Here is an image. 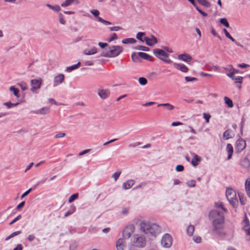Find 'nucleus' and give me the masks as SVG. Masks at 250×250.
Instances as JSON below:
<instances>
[{"instance_id":"680f3d73","label":"nucleus","mask_w":250,"mask_h":250,"mask_svg":"<svg viewBox=\"0 0 250 250\" xmlns=\"http://www.w3.org/2000/svg\"><path fill=\"white\" fill-rule=\"evenodd\" d=\"M225 70L229 72V73L231 72L232 71H234L233 67L231 65H228L226 67L224 68Z\"/></svg>"},{"instance_id":"de8ad7c7","label":"nucleus","mask_w":250,"mask_h":250,"mask_svg":"<svg viewBox=\"0 0 250 250\" xmlns=\"http://www.w3.org/2000/svg\"><path fill=\"white\" fill-rule=\"evenodd\" d=\"M140 56L138 53H133L132 54L131 58L133 62H137L139 60Z\"/></svg>"},{"instance_id":"1a4fd4ad","label":"nucleus","mask_w":250,"mask_h":250,"mask_svg":"<svg viewBox=\"0 0 250 250\" xmlns=\"http://www.w3.org/2000/svg\"><path fill=\"white\" fill-rule=\"evenodd\" d=\"M90 12L91 14H92L94 16V17L95 18H97V20L98 21L102 23L104 25H108L112 24L111 22H110L108 21H105L104 19H103V18L99 17V16L100 15V12L99 11V10H98L97 9L91 10L90 11Z\"/></svg>"},{"instance_id":"e2e57ef3","label":"nucleus","mask_w":250,"mask_h":250,"mask_svg":"<svg viewBox=\"0 0 250 250\" xmlns=\"http://www.w3.org/2000/svg\"><path fill=\"white\" fill-rule=\"evenodd\" d=\"M211 32L214 36L217 37L220 40L221 39V37L215 32L213 28H211Z\"/></svg>"},{"instance_id":"423d86ee","label":"nucleus","mask_w":250,"mask_h":250,"mask_svg":"<svg viewBox=\"0 0 250 250\" xmlns=\"http://www.w3.org/2000/svg\"><path fill=\"white\" fill-rule=\"evenodd\" d=\"M135 230V227L134 225L129 224L126 226L122 232V237L125 239L130 238Z\"/></svg>"},{"instance_id":"0e129e2a","label":"nucleus","mask_w":250,"mask_h":250,"mask_svg":"<svg viewBox=\"0 0 250 250\" xmlns=\"http://www.w3.org/2000/svg\"><path fill=\"white\" fill-rule=\"evenodd\" d=\"M184 168V167L182 165H177L176 167V170L178 172L182 171Z\"/></svg>"},{"instance_id":"6e6d98bb","label":"nucleus","mask_w":250,"mask_h":250,"mask_svg":"<svg viewBox=\"0 0 250 250\" xmlns=\"http://www.w3.org/2000/svg\"><path fill=\"white\" fill-rule=\"evenodd\" d=\"M21 215H18L16 217H15L10 223H9V225H13L14 223H15V222H16L17 221L19 220L20 219H21Z\"/></svg>"},{"instance_id":"a211bd4d","label":"nucleus","mask_w":250,"mask_h":250,"mask_svg":"<svg viewBox=\"0 0 250 250\" xmlns=\"http://www.w3.org/2000/svg\"><path fill=\"white\" fill-rule=\"evenodd\" d=\"M191 155L192 156L191 163L193 166L196 167L198 165L199 162L201 161L202 159L200 156L194 153H191Z\"/></svg>"},{"instance_id":"4be33fe9","label":"nucleus","mask_w":250,"mask_h":250,"mask_svg":"<svg viewBox=\"0 0 250 250\" xmlns=\"http://www.w3.org/2000/svg\"><path fill=\"white\" fill-rule=\"evenodd\" d=\"M79 3L80 1L79 0H65L64 2L62 3L61 6L65 7L68 6L72 4H78Z\"/></svg>"},{"instance_id":"bf43d9fd","label":"nucleus","mask_w":250,"mask_h":250,"mask_svg":"<svg viewBox=\"0 0 250 250\" xmlns=\"http://www.w3.org/2000/svg\"><path fill=\"white\" fill-rule=\"evenodd\" d=\"M59 21L62 24H65V21L64 20L63 15L61 13L59 14Z\"/></svg>"},{"instance_id":"49530a36","label":"nucleus","mask_w":250,"mask_h":250,"mask_svg":"<svg viewBox=\"0 0 250 250\" xmlns=\"http://www.w3.org/2000/svg\"><path fill=\"white\" fill-rule=\"evenodd\" d=\"M147 81L144 77H140L139 78V83L142 85H145L147 83Z\"/></svg>"},{"instance_id":"3c124183","label":"nucleus","mask_w":250,"mask_h":250,"mask_svg":"<svg viewBox=\"0 0 250 250\" xmlns=\"http://www.w3.org/2000/svg\"><path fill=\"white\" fill-rule=\"evenodd\" d=\"M136 49L144 51H148L149 50V48L142 45L138 46L136 47Z\"/></svg>"},{"instance_id":"9b49d317","label":"nucleus","mask_w":250,"mask_h":250,"mask_svg":"<svg viewBox=\"0 0 250 250\" xmlns=\"http://www.w3.org/2000/svg\"><path fill=\"white\" fill-rule=\"evenodd\" d=\"M246 146L245 141L242 138H239L235 143V149L237 151L241 152L244 150Z\"/></svg>"},{"instance_id":"f257e3e1","label":"nucleus","mask_w":250,"mask_h":250,"mask_svg":"<svg viewBox=\"0 0 250 250\" xmlns=\"http://www.w3.org/2000/svg\"><path fill=\"white\" fill-rule=\"evenodd\" d=\"M209 219L213 226V231L217 234H220V230L223 229L224 223L223 215L217 210H212L209 214Z\"/></svg>"},{"instance_id":"ddd939ff","label":"nucleus","mask_w":250,"mask_h":250,"mask_svg":"<svg viewBox=\"0 0 250 250\" xmlns=\"http://www.w3.org/2000/svg\"><path fill=\"white\" fill-rule=\"evenodd\" d=\"M144 41L146 44L149 46H153L158 42L156 38L153 35L151 36L150 37H145Z\"/></svg>"},{"instance_id":"c756f323","label":"nucleus","mask_w":250,"mask_h":250,"mask_svg":"<svg viewBox=\"0 0 250 250\" xmlns=\"http://www.w3.org/2000/svg\"><path fill=\"white\" fill-rule=\"evenodd\" d=\"M245 190L247 195L250 197V179H247L245 182Z\"/></svg>"},{"instance_id":"9d476101","label":"nucleus","mask_w":250,"mask_h":250,"mask_svg":"<svg viewBox=\"0 0 250 250\" xmlns=\"http://www.w3.org/2000/svg\"><path fill=\"white\" fill-rule=\"evenodd\" d=\"M153 52L154 55L161 60L169 56L168 54L166 53L164 50L160 49H155L153 50Z\"/></svg>"},{"instance_id":"7c9ffc66","label":"nucleus","mask_w":250,"mask_h":250,"mask_svg":"<svg viewBox=\"0 0 250 250\" xmlns=\"http://www.w3.org/2000/svg\"><path fill=\"white\" fill-rule=\"evenodd\" d=\"M76 211V207L74 205H72L70 206L69 209L65 212L64 214V217H66L69 215L72 214Z\"/></svg>"},{"instance_id":"72a5a7b5","label":"nucleus","mask_w":250,"mask_h":250,"mask_svg":"<svg viewBox=\"0 0 250 250\" xmlns=\"http://www.w3.org/2000/svg\"><path fill=\"white\" fill-rule=\"evenodd\" d=\"M223 31L226 35V36L229 38V39H230L231 41H232L233 42H234L235 43V44L237 45H239V43H238L231 36V35L229 34V33L228 32V31H227V30L226 29H223Z\"/></svg>"},{"instance_id":"20e7f679","label":"nucleus","mask_w":250,"mask_h":250,"mask_svg":"<svg viewBox=\"0 0 250 250\" xmlns=\"http://www.w3.org/2000/svg\"><path fill=\"white\" fill-rule=\"evenodd\" d=\"M132 243L136 247L144 248L146 245V239L143 234H135L132 237Z\"/></svg>"},{"instance_id":"13d9d810","label":"nucleus","mask_w":250,"mask_h":250,"mask_svg":"<svg viewBox=\"0 0 250 250\" xmlns=\"http://www.w3.org/2000/svg\"><path fill=\"white\" fill-rule=\"evenodd\" d=\"M201 238L198 236H195L193 237V240L196 243H200L201 242Z\"/></svg>"},{"instance_id":"37998d69","label":"nucleus","mask_w":250,"mask_h":250,"mask_svg":"<svg viewBox=\"0 0 250 250\" xmlns=\"http://www.w3.org/2000/svg\"><path fill=\"white\" fill-rule=\"evenodd\" d=\"M145 32H138L136 35V38L140 41L141 42H144V39L143 40L142 37L145 35Z\"/></svg>"},{"instance_id":"79ce46f5","label":"nucleus","mask_w":250,"mask_h":250,"mask_svg":"<svg viewBox=\"0 0 250 250\" xmlns=\"http://www.w3.org/2000/svg\"><path fill=\"white\" fill-rule=\"evenodd\" d=\"M79 194L78 193H75L71 195L68 199V202L72 203L75 200H76L78 198Z\"/></svg>"},{"instance_id":"aec40b11","label":"nucleus","mask_w":250,"mask_h":250,"mask_svg":"<svg viewBox=\"0 0 250 250\" xmlns=\"http://www.w3.org/2000/svg\"><path fill=\"white\" fill-rule=\"evenodd\" d=\"M173 65L177 69L184 73H187L188 71V68L184 64L174 62Z\"/></svg>"},{"instance_id":"052dcab7","label":"nucleus","mask_w":250,"mask_h":250,"mask_svg":"<svg viewBox=\"0 0 250 250\" xmlns=\"http://www.w3.org/2000/svg\"><path fill=\"white\" fill-rule=\"evenodd\" d=\"M117 39H118V37H117V34L116 33H113L111 37L109 39L108 42H110L115 40H117Z\"/></svg>"},{"instance_id":"a19ab883","label":"nucleus","mask_w":250,"mask_h":250,"mask_svg":"<svg viewBox=\"0 0 250 250\" xmlns=\"http://www.w3.org/2000/svg\"><path fill=\"white\" fill-rule=\"evenodd\" d=\"M17 85L21 87V89L22 91H25L27 89V84L25 82H22L21 83H17Z\"/></svg>"},{"instance_id":"338daca9","label":"nucleus","mask_w":250,"mask_h":250,"mask_svg":"<svg viewBox=\"0 0 250 250\" xmlns=\"http://www.w3.org/2000/svg\"><path fill=\"white\" fill-rule=\"evenodd\" d=\"M242 77L241 76H238L234 78L233 80H234L236 83H241L242 81Z\"/></svg>"},{"instance_id":"e433bc0d","label":"nucleus","mask_w":250,"mask_h":250,"mask_svg":"<svg viewBox=\"0 0 250 250\" xmlns=\"http://www.w3.org/2000/svg\"><path fill=\"white\" fill-rule=\"evenodd\" d=\"M46 6L55 11L58 12L61 10V8L58 5L53 6L50 4H46Z\"/></svg>"},{"instance_id":"b1692460","label":"nucleus","mask_w":250,"mask_h":250,"mask_svg":"<svg viewBox=\"0 0 250 250\" xmlns=\"http://www.w3.org/2000/svg\"><path fill=\"white\" fill-rule=\"evenodd\" d=\"M234 135V134L233 132L230 129L227 130L223 133V137L226 140H228L229 138H232Z\"/></svg>"},{"instance_id":"5701e85b","label":"nucleus","mask_w":250,"mask_h":250,"mask_svg":"<svg viewBox=\"0 0 250 250\" xmlns=\"http://www.w3.org/2000/svg\"><path fill=\"white\" fill-rule=\"evenodd\" d=\"M50 111V109L48 107H43L42 108L36 111L35 113L37 114L46 115Z\"/></svg>"},{"instance_id":"cd10ccee","label":"nucleus","mask_w":250,"mask_h":250,"mask_svg":"<svg viewBox=\"0 0 250 250\" xmlns=\"http://www.w3.org/2000/svg\"><path fill=\"white\" fill-rule=\"evenodd\" d=\"M195 228L193 225H189L188 226L187 228V234L189 236H191L193 235V233L194 232Z\"/></svg>"},{"instance_id":"5fc2aeb1","label":"nucleus","mask_w":250,"mask_h":250,"mask_svg":"<svg viewBox=\"0 0 250 250\" xmlns=\"http://www.w3.org/2000/svg\"><path fill=\"white\" fill-rule=\"evenodd\" d=\"M109 30L111 31H117L122 29V28L119 26H113L109 27Z\"/></svg>"},{"instance_id":"ea45409f","label":"nucleus","mask_w":250,"mask_h":250,"mask_svg":"<svg viewBox=\"0 0 250 250\" xmlns=\"http://www.w3.org/2000/svg\"><path fill=\"white\" fill-rule=\"evenodd\" d=\"M215 207L217 208H221L224 212H226L227 211V209L224 207L223 203L221 202H218L215 203Z\"/></svg>"},{"instance_id":"58836bf2","label":"nucleus","mask_w":250,"mask_h":250,"mask_svg":"<svg viewBox=\"0 0 250 250\" xmlns=\"http://www.w3.org/2000/svg\"><path fill=\"white\" fill-rule=\"evenodd\" d=\"M139 55L140 56V57L146 60H149L151 58L150 55L144 52H139Z\"/></svg>"},{"instance_id":"4468645a","label":"nucleus","mask_w":250,"mask_h":250,"mask_svg":"<svg viewBox=\"0 0 250 250\" xmlns=\"http://www.w3.org/2000/svg\"><path fill=\"white\" fill-rule=\"evenodd\" d=\"M239 164L242 168L246 170H248L250 167V161L247 157L242 159L240 161Z\"/></svg>"},{"instance_id":"864d4df0","label":"nucleus","mask_w":250,"mask_h":250,"mask_svg":"<svg viewBox=\"0 0 250 250\" xmlns=\"http://www.w3.org/2000/svg\"><path fill=\"white\" fill-rule=\"evenodd\" d=\"M185 80L187 82H191L196 81L197 79L194 77H190L187 76L185 77Z\"/></svg>"},{"instance_id":"4d7b16f0","label":"nucleus","mask_w":250,"mask_h":250,"mask_svg":"<svg viewBox=\"0 0 250 250\" xmlns=\"http://www.w3.org/2000/svg\"><path fill=\"white\" fill-rule=\"evenodd\" d=\"M211 116L209 114L206 113H203V118L206 120L207 123H208Z\"/></svg>"},{"instance_id":"6e6552de","label":"nucleus","mask_w":250,"mask_h":250,"mask_svg":"<svg viewBox=\"0 0 250 250\" xmlns=\"http://www.w3.org/2000/svg\"><path fill=\"white\" fill-rule=\"evenodd\" d=\"M172 244V238L171 235L168 233L165 234L161 239V245L166 248H170Z\"/></svg>"},{"instance_id":"c03bdc74","label":"nucleus","mask_w":250,"mask_h":250,"mask_svg":"<svg viewBox=\"0 0 250 250\" xmlns=\"http://www.w3.org/2000/svg\"><path fill=\"white\" fill-rule=\"evenodd\" d=\"M198 2L201 5L207 7L210 6V3L207 0H197Z\"/></svg>"},{"instance_id":"603ef678","label":"nucleus","mask_w":250,"mask_h":250,"mask_svg":"<svg viewBox=\"0 0 250 250\" xmlns=\"http://www.w3.org/2000/svg\"><path fill=\"white\" fill-rule=\"evenodd\" d=\"M187 185L189 187H194L195 186L196 182L195 180H190L187 182Z\"/></svg>"},{"instance_id":"2eb2a0df","label":"nucleus","mask_w":250,"mask_h":250,"mask_svg":"<svg viewBox=\"0 0 250 250\" xmlns=\"http://www.w3.org/2000/svg\"><path fill=\"white\" fill-rule=\"evenodd\" d=\"M64 80V75L62 74H59L56 76L53 80V86H56L62 83Z\"/></svg>"},{"instance_id":"f8f14e48","label":"nucleus","mask_w":250,"mask_h":250,"mask_svg":"<svg viewBox=\"0 0 250 250\" xmlns=\"http://www.w3.org/2000/svg\"><path fill=\"white\" fill-rule=\"evenodd\" d=\"M250 222L248 219L245 217L242 222V227L243 230L245 231L246 235L249 237L250 239Z\"/></svg>"},{"instance_id":"c9c22d12","label":"nucleus","mask_w":250,"mask_h":250,"mask_svg":"<svg viewBox=\"0 0 250 250\" xmlns=\"http://www.w3.org/2000/svg\"><path fill=\"white\" fill-rule=\"evenodd\" d=\"M225 103L229 108H232L233 106V104L232 100L228 97H224Z\"/></svg>"},{"instance_id":"2f4dec72","label":"nucleus","mask_w":250,"mask_h":250,"mask_svg":"<svg viewBox=\"0 0 250 250\" xmlns=\"http://www.w3.org/2000/svg\"><path fill=\"white\" fill-rule=\"evenodd\" d=\"M80 64H81L80 62H78L76 64H74L70 66L67 67L66 69V70L67 72H70L72 71V70H74L75 69L78 68L80 67Z\"/></svg>"},{"instance_id":"7ed1b4c3","label":"nucleus","mask_w":250,"mask_h":250,"mask_svg":"<svg viewBox=\"0 0 250 250\" xmlns=\"http://www.w3.org/2000/svg\"><path fill=\"white\" fill-rule=\"evenodd\" d=\"M123 47L118 45H112L103 56L105 57L114 58L119 55L123 51Z\"/></svg>"},{"instance_id":"bb28decb","label":"nucleus","mask_w":250,"mask_h":250,"mask_svg":"<svg viewBox=\"0 0 250 250\" xmlns=\"http://www.w3.org/2000/svg\"><path fill=\"white\" fill-rule=\"evenodd\" d=\"M158 106H164L168 111L173 110L175 108V106L169 103L159 104Z\"/></svg>"},{"instance_id":"c85d7f7f","label":"nucleus","mask_w":250,"mask_h":250,"mask_svg":"<svg viewBox=\"0 0 250 250\" xmlns=\"http://www.w3.org/2000/svg\"><path fill=\"white\" fill-rule=\"evenodd\" d=\"M10 91L12 92L13 94L18 98H20L19 89L16 88L14 86H11L9 88Z\"/></svg>"},{"instance_id":"473e14b6","label":"nucleus","mask_w":250,"mask_h":250,"mask_svg":"<svg viewBox=\"0 0 250 250\" xmlns=\"http://www.w3.org/2000/svg\"><path fill=\"white\" fill-rule=\"evenodd\" d=\"M122 42L124 44H134L136 41L133 38H127L122 40Z\"/></svg>"},{"instance_id":"a878e982","label":"nucleus","mask_w":250,"mask_h":250,"mask_svg":"<svg viewBox=\"0 0 250 250\" xmlns=\"http://www.w3.org/2000/svg\"><path fill=\"white\" fill-rule=\"evenodd\" d=\"M226 151L228 153V159L229 160L231 158L233 152L232 146L230 144H227L226 146Z\"/></svg>"},{"instance_id":"a18cd8bd","label":"nucleus","mask_w":250,"mask_h":250,"mask_svg":"<svg viewBox=\"0 0 250 250\" xmlns=\"http://www.w3.org/2000/svg\"><path fill=\"white\" fill-rule=\"evenodd\" d=\"M121 174V172L120 171H117L112 175L111 177L114 179L115 181H116L120 177Z\"/></svg>"},{"instance_id":"69168bd1","label":"nucleus","mask_w":250,"mask_h":250,"mask_svg":"<svg viewBox=\"0 0 250 250\" xmlns=\"http://www.w3.org/2000/svg\"><path fill=\"white\" fill-rule=\"evenodd\" d=\"M196 10L203 16L207 17L208 16V14L205 12H203L201 9H200L198 7H196Z\"/></svg>"},{"instance_id":"393cba45","label":"nucleus","mask_w":250,"mask_h":250,"mask_svg":"<svg viewBox=\"0 0 250 250\" xmlns=\"http://www.w3.org/2000/svg\"><path fill=\"white\" fill-rule=\"evenodd\" d=\"M97 52V48L95 47H93L90 49H85L83 50V53L86 55H91L96 54Z\"/></svg>"},{"instance_id":"4c0bfd02","label":"nucleus","mask_w":250,"mask_h":250,"mask_svg":"<svg viewBox=\"0 0 250 250\" xmlns=\"http://www.w3.org/2000/svg\"><path fill=\"white\" fill-rule=\"evenodd\" d=\"M18 103H12L11 102H5L3 104V105L6 106L8 108H11L16 106Z\"/></svg>"},{"instance_id":"774afa93","label":"nucleus","mask_w":250,"mask_h":250,"mask_svg":"<svg viewBox=\"0 0 250 250\" xmlns=\"http://www.w3.org/2000/svg\"><path fill=\"white\" fill-rule=\"evenodd\" d=\"M23 247L21 244H18L13 250H22Z\"/></svg>"},{"instance_id":"09e8293b","label":"nucleus","mask_w":250,"mask_h":250,"mask_svg":"<svg viewBox=\"0 0 250 250\" xmlns=\"http://www.w3.org/2000/svg\"><path fill=\"white\" fill-rule=\"evenodd\" d=\"M220 22L222 24H224L226 27H229V23L228 22L227 20L225 18H222L220 20Z\"/></svg>"},{"instance_id":"0eeeda50","label":"nucleus","mask_w":250,"mask_h":250,"mask_svg":"<svg viewBox=\"0 0 250 250\" xmlns=\"http://www.w3.org/2000/svg\"><path fill=\"white\" fill-rule=\"evenodd\" d=\"M42 83V80L41 78L31 80L30 81V91L33 93H36L38 90L40 89Z\"/></svg>"},{"instance_id":"39448f33","label":"nucleus","mask_w":250,"mask_h":250,"mask_svg":"<svg viewBox=\"0 0 250 250\" xmlns=\"http://www.w3.org/2000/svg\"><path fill=\"white\" fill-rule=\"evenodd\" d=\"M226 196L229 201L233 207H236L238 202L236 198V193L234 190L231 188H228L226 191Z\"/></svg>"},{"instance_id":"f3484780","label":"nucleus","mask_w":250,"mask_h":250,"mask_svg":"<svg viewBox=\"0 0 250 250\" xmlns=\"http://www.w3.org/2000/svg\"><path fill=\"white\" fill-rule=\"evenodd\" d=\"M98 94L101 99H105L109 96L110 92L109 90L106 89H99Z\"/></svg>"},{"instance_id":"f03ea898","label":"nucleus","mask_w":250,"mask_h":250,"mask_svg":"<svg viewBox=\"0 0 250 250\" xmlns=\"http://www.w3.org/2000/svg\"><path fill=\"white\" fill-rule=\"evenodd\" d=\"M140 230L145 234L156 236L161 231V227L155 223H150L146 220H143L139 224Z\"/></svg>"},{"instance_id":"412c9836","label":"nucleus","mask_w":250,"mask_h":250,"mask_svg":"<svg viewBox=\"0 0 250 250\" xmlns=\"http://www.w3.org/2000/svg\"><path fill=\"white\" fill-rule=\"evenodd\" d=\"M135 181L132 179H129L123 184V188L125 190L130 189L134 185Z\"/></svg>"},{"instance_id":"dca6fc26","label":"nucleus","mask_w":250,"mask_h":250,"mask_svg":"<svg viewBox=\"0 0 250 250\" xmlns=\"http://www.w3.org/2000/svg\"><path fill=\"white\" fill-rule=\"evenodd\" d=\"M125 239L124 238H119L116 243V248L117 250H124L125 248Z\"/></svg>"},{"instance_id":"f704fd0d","label":"nucleus","mask_w":250,"mask_h":250,"mask_svg":"<svg viewBox=\"0 0 250 250\" xmlns=\"http://www.w3.org/2000/svg\"><path fill=\"white\" fill-rule=\"evenodd\" d=\"M130 212L129 207L122 208L120 212V214L123 216H127Z\"/></svg>"},{"instance_id":"8fccbe9b","label":"nucleus","mask_w":250,"mask_h":250,"mask_svg":"<svg viewBox=\"0 0 250 250\" xmlns=\"http://www.w3.org/2000/svg\"><path fill=\"white\" fill-rule=\"evenodd\" d=\"M64 136H65V134L64 133H62L61 132H58L56 133V134L54 136V138L56 139H59V138H63Z\"/></svg>"},{"instance_id":"6ab92c4d","label":"nucleus","mask_w":250,"mask_h":250,"mask_svg":"<svg viewBox=\"0 0 250 250\" xmlns=\"http://www.w3.org/2000/svg\"><path fill=\"white\" fill-rule=\"evenodd\" d=\"M178 60L184 61L186 62H189L192 60V57L187 53L180 54L178 56Z\"/></svg>"}]
</instances>
